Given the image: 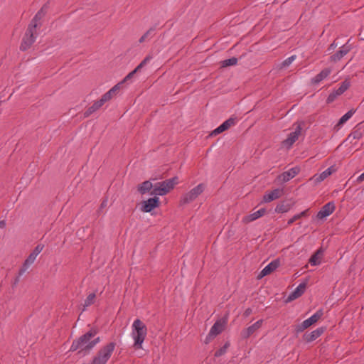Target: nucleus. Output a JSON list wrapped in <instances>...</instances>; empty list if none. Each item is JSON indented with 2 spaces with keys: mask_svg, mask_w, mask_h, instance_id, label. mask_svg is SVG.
<instances>
[{
  "mask_svg": "<svg viewBox=\"0 0 364 364\" xmlns=\"http://www.w3.org/2000/svg\"><path fill=\"white\" fill-rule=\"evenodd\" d=\"M322 256L323 251L321 249H319L311 255V257L309 259V262L314 266L318 265L321 262Z\"/></svg>",
  "mask_w": 364,
  "mask_h": 364,
  "instance_id": "29",
  "label": "nucleus"
},
{
  "mask_svg": "<svg viewBox=\"0 0 364 364\" xmlns=\"http://www.w3.org/2000/svg\"><path fill=\"white\" fill-rule=\"evenodd\" d=\"M116 343L110 342L101 348L93 358L91 364H106L114 350Z\"/></svg>",
  "mask_w": 364,
  "mask_h": 364,
  "instance_id": "4",
  "label": "nucleus"
},
{
  "mask_svg": "<svg viewBox=\"0 0 364 364\" xmlns=\"http://www.w3.org/2000/svg\"><path fill=\"white\" fill-rule=\"evenodd\" d=\"M309 215V209H306L299 214L294 215L287 222V225H292L296 220L301 219V218H306Z\"/></svg>",
  "mask_w": 364,
  "mask_h": 364,
  "instance_id": "30",
  "label": "nucleus"
},
{
  "mask_svg": "<svg viewBox=\"0 0 364 364\" xmlns=\"http://www.w3.org/2000/svg\"><path fill=\"white\" fill-rule=\"evenodd\" d=\"M326 329V327H319L311 333L306 332L303 335V340L306 343L312 342L321 336L324 333Z\"/></svg>",
  "mask_w": 364,
  "mask_h": 364,
  "instance_id": "11",
  "label": "nucleus"
},
{
  "mask_svg": "<svg viewBox=\"0 0 364 364\" xmlns=\"http://www.w3.org/2000/svg\"><path fill=\"white\" fill-rule=\"evenodd\" d=\"M152 58V57L151 55H147L137 66H136V70H138L139 71L142 68H144L146 64Z\"/></svg>",
  "mask_w": 364,
  "mask_h": 364,
  "instance_id": "40",
  "label": "nucleus"
},
{
  "mask_svg": "<svg viewBox=\"0 0 364 364\" xmlns=\"http://www.w3.org/2000/svg\"><path fill=\"white\" fill-rule=\"evenodd\" d=\"M350 86V82L348 79H346L343 81L340 87L336 90L337 92L341 95L346 92Z\"/></svg>",
  "mask_w": 364,
  "mask_h": 364,
  "instance_id": "32",
  "label": "nucleus"
},
{
  "mask_svg": "<svg viewBox=\"0 0 364 364\" xmlns=\"http://www.w3.org/2000/svg\"><path fill=\"white\" fill-rule=\"evenodd\" d=\"M105 102L101 98L100 100H97L93 103L92 106L88 107L85 112H84V117H88L92 113L98 110Z\"/></svg>",
  "mask_w": 364,
  "mask_h": 364,
  "instance_id": "27",
  "label": "nucleus"
},
{
  "mask_svg": "<svg viewBox=\"0 0 364 364\" xmlns=\"http://www.w3.org/2000/svg\"><path fill=\"white\" fill-rule=\"evenodd\" d=\"M154 188V184L153 185L150 181H145L143 183H140L137 186V191L141 195H144L146 193H151V191Z\"/></svg>",
  "mask_w": 364,
  "mask_h": 364,
  "instance_id": "25",
  "label": "nucleus"
},
{
  "mask_svg": "<svg viewBox=\"0 0 364 364\" xmlns=\"http://www.w3.org/2000/svg\"><path fill=\"white\" fill-rule=\"evenodd\" d=\"M178 183V178L174 176L171 178L158 182L154 184V188L151 191V196H164L169 193L174 186Z\"/></svg>",
  "mask_w": 364,
  "mask_h": 364,
  "instance_id": "3",
  "label": "nucleus"
},
{
  "mask_svg": "<svg viewBox=\"0 0 364 364\" xmlns=\"http://www.w3.org/2000/svg\"><path fill=\"white\" fill-rule=\"evenodd\" d=\"M355 110L350 109L348 112H346L343 116L341 117V118L339 119L338 124H336V127H340L343 125L344 123H346L355 113Z\"/></svg>",
  "mask_w": 364,
  "mask_h": 364,
  "instance_id": "31",
  "label": "nucleus"
},
{
  "mask_svg": "<svg viewBox=\"0 0 364 364\" xmlns=\"http://www.w3.org/2000/svg\"><path fill=\"white\" fill-rule=\"evenodd\" d=\"M160 200L157 196L150 198L146 200H143L141 203L140 210L144 213H149L154 208L159 207Z\"/></svg>",
  "mask_w": 364,
  "mask_h": 364,
  "instance_id": "7",
  "label": "nucleus"
},
{
  "mask_svg": "<svg viewBox=\"0 0 364 364\" xmlns=\"http://www.w3.org/2000/svg\"><path fill=\"white\" fill-rule=\"evenodd\" d=\"M364 181V172L358 178V181Z\"/></svg>",
  "mask_w": 364,
  "mask_h": 364,
  "instance_id": "50",
  "label": "nucleus"
},
{
  "mask_svg": "<svg viewBox=\"0 0 364 364\" xmlns=\"http://www.w3.org/2000/svg\"><path fill=\"white\" fill-rule=\"evenodd\" d=\"M338 43H336V40H335L328 47V50H331L335 49L338 46Z\"/></svg>",
  "mask_w": 364,
  "mask_h": 364,
  "instance_id": "45",
  "label": "nucleus"
},
{
  "mask_svg": "<svg viewBox=\"0 0 364 364\" xmlns=\"http://www.w3.org/2000/svg\"><path fill=\"white\" fill-rule=\"evenodd\" d=\"M301 127L300 125L297 126L295 130L288 135V137L283 141V144L288 147L291 146L298 139L299 136L301 134Z\"/></svg>",
  "mask_w": 364,
  "mask_h": 364,
  "instance_id": "16",
  "label": "nucleus"
},
{
  "mask_svg": "<svg viewBox=\"0 0 364 364\" xmlns=\"http://www.w3.org/2000/svg\"><path fill=\"white\" fill-rule=\"evenodd\" d=\"M279 264L280 262L279 259H274L272 261L260 272L259 274L257 276V278L261 279L264 276L270 274L272 272L276 270L277 267H279Z\"/></svg>",
  "mask_w": 364,
  "mask_h": 364,
  "instance_id": "14",
  "label": "nucleus"
},
{
  "mask_svg": "<svg viewBox=\"0 0 364 364\" xmlns=\"http://www.w3.org/2000/svg\"><path fill=\"white\" fill-rule=\"evenodd\" d=\"M97 332L98 331L97 328H90L89 331L80 336L77 339L73 341L70 350L75 351L79 350L77 354H88L101 341L100 337L95 338L92 340V338L97 335Z\"/></svg>",
  "mask_w": 364,
  "mask_h": 364,
  "instance_id": "1",
  "label": "nucleus"
},
{
  "mask_svg": "<svg viewBox=\"0 0 364 364\" xmlns=\"http://www.w3.org/2000/svg\"><path fill=\"white\" fill-rule=\"evenodd\" d=\"M235 124V119L230 117L220 124L218 128L213 130L211 133V136H216L225 130L228 129L230 127Z\"/></svg>",
  "mask_w": 364,
  "mask_h": 364,
  "instance_id": "15",
  "label": "nucleus"
},
{
  "mask_svg": "<svg viewBox=\"0 0 364 364\" xmlns=\"http://www.w3.org/2000/svg\"><path fill=\"white\" fill-rule=\"evenodd\" d=\"M38 255L32 252L24 261L22 267L19 269V275H22L28 269V268L34 262Z\"/></svg>",
  "mask_w": 364,
  "mask_h": 364,
  "instance_id": "23",
  "label": "nucleus"
},
{
  "mask_svg": "<svg viewBox=\"0 0 364 364\" xmlns=\"http://www.w3.org/2000/svg\"><path fill=\"white\" fill-rule=\"evenodd\" d=\"M215 337H216L215 335L213 334L212 332L210 331L209 333L208 334V336H206L205 339V344H208L213 339L215 338Z\"/></svg>",
  "mask_w": 364,
  "mask_h": 364,
  "instance_id": "41",
  "label": "nucleus"
},
{
  "mask_svg": "<svg viewBox=\"0 0 364 364\" xmlns=\"http://www.w3.org/2000/svg\"><path fill=\"white\" fill-rule=\"evenodd\" d=\"M296 58L295 55L289 57L282 63L281 68L288 67Z\"/></svg>",
  "mask_w": 364,
  "mask_h": 364,
  "instance_id": "39",
  "label": "nucleus"
},
{
  "mask_svg": "<svg viewBox=\"0 0 364 364\" xmlns=\"http://www.w3.org/2000/svg\"><path fill=\"white\" fill-rule=\"evenodd\" d=\"M265 213L266 210L264 208H261L259 210L244 217L242 219V222L244 223H249L250 222H252L259 218L260 217L263 216Z\"/></svg>",
  "mask_w": 364,
  "mask_h": 364,
  "instance_id": "24",
  "label": "nucleus"
},
{
  "mask_svg": "<svg viewBox=\"0 0 364 364\" xmlns=\"http://www.w3.org/2000/svg\"><path fill=\"white\" fill-rule=\"evenodd\" d=\"M6 226V222L5 220H1L0 221V228H4Z\"/></svg>",
  "mask_w": 364,
  "mask_h": 364,
  "instance_id": "49",
  "label": "nucleus"
},
{
  "mask_svg": "<svg viewBox=\"0 0 364 364\" xmlns=\"http://www.w3.org/2000/svg\"><path fill=\"white\" fill-rule=\"evenodd\" d=\"M308 328L309 326H307V324L305 323V321H304L300 324L295 326V331L296 333H299L303 332L305 329Z\"/></svg>",
  "mask_w": 364,
  "mask_h": 364,
  "instance_id": "37",
  "label": "nucleus"
},
{
  "mask_svg": "<svg viewBox=\"0 0 364 364\" xmlns=\"http://www.w3.org/2000/svg\"><path fill=\"white\" fill-rule=\"evenodd\" d=\"M252 313V309H250V308H247V309L244 311L243 316H244L245 317H247V316H249Z\"/></svg>",
  "mask_w": 364,
  "mask_h": 364,
  "instance_id": "46",
  "label": "nucleus"
},
{
  "mask_svg": "<svg viewBox=\"0 0 364 364\" xmlns=\"http://www.w3.org/2000/svg\"><path fill=\"white\" fill-rule=\"evenodd\" d=\"M229 346H230V343L228 342L225 343L223 347H221L220 349H218V350L215 351L214 355L215 357H220V356L224 355L226 353L227 349L228 348Z\"/></svg>",
  "mask_w": 364,
  "mask_h": 364,
  "instance_id": "34",
  "label": "nucleus"
},
{
  "mask_svg": "<svg viewBox=\"0 0 364 364\" xmlns=\"http://www.w3.org/2000/svg\"><path fill=\"white\" fill-rule=\"evenodd\" d=\"M336 171V169L335 166H331L319 175H314L312 179L316 183H320L323 181L324 179H326L328 176L331 175L333 173H334Z\"/></svg>",
  "mask_w": 364,
  "mask_h": 364,
  "instance_id": "21",
  "label": "nucleus"
},
{
  "mask_svg": "<svg viewBox=\"0 0 364 364\" xmlns=\"http://www.w3.org/2000/svg\"><path fill=\"white\" fill-rule=\"evenodd\" d=\"M263 323V320L260 319L255 322L254 324L247 327V328L243 329L241 331V337L242 338H248L250 336H252L255 331H257L259 328H261Z\"/></svg>",
  "mask_w": 364,
  "mask_h": 364,
  "instance_id": "12",
  "label": "nucleus"
},
{
  "mask_svg": "<svg viewBox=\"0 0 364 364\" xmlns=\"http://www.w3.org/2000/svg\"><path fill=\"white\" fill-rule=\"evenodd\" d=\"M107 198H104L100 204V210L105 208L107 205Z\"/></svg>",
  "mask_w": 364,
  "mask_h": 364,
  "instance_id": "44",
  "label": "nucleus"
},
{
  "mask_svg": "<svg viewBox=\"0 0 364 364\" xmlns=\"http://www.w3.org/2000/svg\"><path fill=\"white\" fill-rule=\"evenodd\" d=\"M146 334V326L140 319H136L132 324V336L134 341L133 347L136 350L142 348V343Z\"/></svg>",
  "mask_w": 364,
  "mask_h": 364,
  "instance_id": "2",
  "label": "nucleus"
},
{
  "mask_svg": "<svg viewBox=\"0 0 364 364\" xmlns=\"http://www.w3.org/2000/svg\"><path fill=\"white\" fill-rule=\"evenodd\" d=\"M227 324V318H222L215 321V323L213 324V326L210 328V331L213 334L215 335L216 336L222 333L223 330L225 328V326Z\"/></svg>",
  "mask_w": 364,
  "mask_h": 364,
  "instance_id": "19",
  "label": "nucleus"
},
{
  "mask_svg": "<svg viewBox=\"0 0 364 364\" xmlns=\"http://www.w3.org/2000/svg\"><path fill=\"white\" fill-rule=\"evenodd\" d=\"M49 7V1H47L46 4L43 5L41 9L36 13V14L34 16L33 18L31 20V23L28 24V26H35L34 29H36L38 26L37 22L41 20L45 16Z\"/></svg>",
  "mask_w": 364,
  "mask_h": 364,
  "instance_id": "9",
  "label": "nucleus"
},
{
  "mask_svg": "<svg viewBox=\"0 0 364 364\" xmlns=\"http://www.w3.org/2000/svg\"><path fill=\"white\" fill-rule=\"evenodd\" d=\"M95 297L96 295L95 293L90 294L85 300L84 306H89L92 304L95 301Z\"/></svg>",
  "mask_w": 364,
  "mask_h": 364,
  "instance_id": "35",
  "label": "nucleus"
},
{
  "mask_svg": "<svg viewBox=\"0 0 364 364\" xmlns=\"http://www.w3.org/2000/svg\"><path fill=\"white\" fill-rule=\"evenodd\" d=\"M91 364V363H90Z\"/></svg>",
  "mask_w": 364,
  "mask_h": 364,
  "instance_id": "51",
  "label": "nucleus"
},
{
  "mask_svg": "<svg viewBox=\"0 0 364 364\" xmlns=\"http://www.w3.org/2000/svg\"><path fill=\"white\" fill-rule=\"evenodd\" d=\"M306 282H301L287 297V302H290L299 297H300L306 289Z\"/></svg>",
  "mask_w": 364,
  "mask_h": 364,
  "instance_id": "13",
  "label": "nucleus"
},
{
  "mask_svg": "<svg viewBox=\"0 0 364 364\" xmlns=\"http://www.w3.org/2000/svg\"><path fill=\"white\" fill-rule=\"evenodd\" d=\"M323 315V312L322 309L318 310L314 315H312L310 318L305 320V323L307 324L309 327L311 325L316 323Z\"/></svg>",
  "mask_w": 364,
  "mask_h": 364,
  "instance_id": "28",
  "label": "nucleus"
},
{
  "mask_svg": "<svg viewBox=\"0 0 364 364\" xmlns=\"http://www.w3.org/2000/svg\"><path fill=\"white\" fill-rule=\"evenodd\" d=\"M122 84L123 82L117 83L113 87H112L108 92L105 93L101 97L103 100V101L105 102H107L109 100H110L114 95H116L117 93L119 91Z\"/></svg>",
  "mask_w": 364,
  "mask_h": 364,
  "instance_id": "22",
  "label": "nucleus"
},
{
  "mask_svg": "<svg viewBox=\"0 0 364 364\" xmlns=\"http://www.w3.org/2000/svg\"><path fill=\"white\" fill-rule=\"evenodd\" d=\"M352 49V46L350 44L346 43V44L343 45L338 51H337L335 54L332 55L330 57V60L331 62L336 63L341 60V58L345 56L347 53H349V51Z\"/></svg>",
  "mask_w": 364,
  "mask_h": 364,
  "instance_id": "8",
  "label": "nucleus"
},
{
  "mask_svg": "<svg viewBox=\"0 0 364 364\" xmlns=\"http://www.w3.org/2000/svg\"><path fill=\"white\" fill-rule=\"evenodd\" d=\"M44 248V245L43 244H38L33 250V252L36 254L37 255L43 250Z\"/></svg>",
  "mask_w": 364,
  "mask_h": 364,
  "instance_id": "42",
  "label": "nucleus"
},
{
  "mask_svg": "<svg viewBox=\"0 0 364 364\" xmlns=\"http://www.w3.org/2000/svg\"><path fill=\"white\" fill-rule=\"evenodd\" d=\"M155 28H149L139 40V43H143L145 41V40L149 37L152 33L154 31Z\"/></svg>",
  "mask_w": 364,
  "mask_h": 364,
  "instance_id": "38",
  "label": "nucleus"
},
{
  "mask_svg": "<svg viewBox=\"0 0 364 364\" xmlns=\"http://www.w3.org/2000/svg\"><path fill=\"white\" fill-rule=\"evenodd\" d=\"M340 95H341L337 92V90H334L328 95L326 100V103L330 104L333 102Z\"/></svg>",
  "mask_w": 364,
  "mask_h": 364,
  "instance_id": "36",
  "label": "nucleus"
},
{
  "mask_svg": "<svg viewBox=\"0 0 364 364\" xmlns=\"http://www.w3.org/2000/svg\"><path fill=\"white\" fill-rule=\"evenodd\" d=\"M138 71H139V70H136V68L134 70H132L131 73H129V74L125 77V78L124 79V80L122 81V82H123V83H124L125 81H127V80H128L131 79V78L134 76V75L136 73H137Z\"/></svg>",
  "mask_w": 364,
  "mask_h": 364,
  "instance_id": "43",
  "label": "nucleus"
},
{
  "mask_svg": "<svg viewBox=\"0 0 364 364\" xmlns=\"http://www.w3.org/2000/svg\"><path fill=\"white\" fill-rule=\"evenodd\" d=\"M237 58L235 57H232L229 59L224 60L221 62L222 67L226 68L231 65H235L237 63Z\"/></svg>",
  "mask_w": 364,
  "mask_h": 364,
  "instance_id": "33",
  "label": "nucleus"
},
{
  "mask_svg": "<svg viewBox=\"0 0 364 364\" xmlns=\"http://www.w3.org/2000/svg\"><path fill=\"white\" fill-rule=\"evenodd\" d=\"M353 136L354 139H359L361 136V134L358 132H354L349 136Z\"/></svg>",
  "mask_w": 364,
  "mask_h": 364,
  "instance_id": "47",
  "label": "nucleus"
},
{
  "mask_svg": "<svg viewBox=\"0 0 364 364\" xmlns=\"http://www.w3.org/2000/svg\"><path fill=\"white\" fill-rule=\"evenodd\" d=\"M34 26H28L20 46L21 50H27L35 42L36 36L34 34L36 33V29H34Z\"/></svg>",
  "mask_w": 364,
  "mask_h": 364,
  "instance_id": "6",
  "label": "nucleus"
},
{
  "mask_svg": "<svg viewBox=\"0 0 364 364\" xmlns=\"http://www.w3.org/2000/svg\"><path fill=\"white\" fill-rule=\"evenodd\" d=\"M283 194V190L276 188L269 193H265L263 196V202L269 203L274 200L279 198Z\"/></svg>",
  "mask_w": 364,
  "mask_h": 364,
  "instance_id": "20",
  "label": "nucleus"
},
{
  "mask_svg": "<svg viewBox=\"0 0 364 364\" xmlns=\"http://www.w3.org/2000/svg\"><path fill=\"white\" fill-rule=\"evenodd\" d=\"M21 275H19V273H18V276H17V277L15 278V279H14V283H13V286H14V285H16V284L19 282L20 277H21Z\"/></svg>",
  "mask_w": 364,
  "mask_h": 364,
  "instance_id": "48",
  "label": "nucleus"
},
{
  "mask_svg": "<svg viewBox=\"0 0 364 364\" xmlns=\"http://www.w3.org/2000/svg\"><path fill=\"white\" fill-rule=\"evenodd\" d=\"M300 171V168L297 166L290 168L289 171H285L278 176L279 181L282 182H287L291 178L296 176Z\"/></svg>",
  "mask_w": 364,
  "mask_h": 364,
  "instance_id": "18",
  "label": "nucleus"
},
{
  "mask_svg": "<svg viewBox=\"0 0 364 364\" xmlns=\"http://www.w3.org/2000/svg\"><path fill=\"white\" fill-rule=\"evenodd\" d=\"M331 73L330 68H325L322 70L318 75L311 79V84L317 85L321 82L323 79L327 77Z\"/></svg>",
  "mask_w": 364,
  "mask_h": 364,
  "instance_id": "26",
  "label": "nucleus"
},
{
  "mask_svg": "<svg viewBox=\"0 0 364 364\" xmlns=\"http://www.w3.org/2000/svg\"><path fill=\"white\" fill-rule=\"evenodd\" d=\"M295 202L291 199H287L279 203L276 208L275 212L284 213L288 212L294 205Z\"/></svg>",
  "mask_w": 364,
  "mask_h": 364,
  "instance_id": "17",
  "label": "nucleus"
},
{
  "mask_svg": "<svg viewBox=\"0 0 364 364\" xmlns=\"http://www.w3.org/2000/svg\"><path fill=\"white\" fill-rule=\"evenodd\" d=\"M335 204L333 202H328L325 204L321 210L318 212L316 218L318 219H323L330 215L335 210Z\"/></svg>",
  "mask_w": 364,
  "mask_h": 364,
  "instance_id": "10",
  "label": "nucleus"
},
{
  "mask_svg": "<svg viewBox=\"0 0 364 364\" xmlns=\"http://www.w3.org/2000/svg\"><path fill=\"white\" fill-rule=\"evenodd\" d=\"M205 187V186L203 183H200L192 188L181 198V205L188 204L195 200L204 191Z\"/></svg>",
  "mask_w": 364,
  "mask_h": 364,
  "instance_id": "5",
  "label": "nucleus"
}]
</instances>
